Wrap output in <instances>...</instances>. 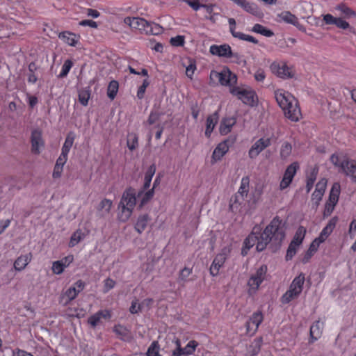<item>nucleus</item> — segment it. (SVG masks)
Masks as SVG:
<instances>
[{
    "label": "nucleus",
    "instance_id": "obj_20",
    "mask_svg": "<svg viewBox=\"0 0 356 356\" xmlns=\"http://www.w3.org/2000/svg\"><path fill=\"white\" fill-rule=\"evenodd\" d=\"M111 312L108 310H101L89 317L88 322L92 327H96L102 318H110Z\"/></svg>",
    "mask_w": 356,
    "mask_h": 356
},
{
    "label": "nucleus",
    "instance_id": "obj_7",
    "mask_svg": "<svg viewBox=\"0 0 356 356\" xmlns=\"http://www.w3.org/2000/svg\"><path fill=\"white\" fill-rule=\"evenodd\" d=\"M341 187L339 183H334L331 188L328 201L325 204L323 216H329L338 202Z\"/></svg>",
    "mask_w": 356,
    "mask_h": 356
},
{
    "label": "nucleus",
    "instance_id": "obj_8",
    "mask_svg": "<svg viewBox=\"0 0 356 356\" xmlns=\"http://www.w3.org/2000/svg\"><path fill=\"white\" fill-rule=\"evenodd\" d=\"M233 95L236 96L245 104L253 106L255 103V93L251 90L241 89L240 88H233L230 90Z\"/></svg>",
    "mask_w": 356,
    "mask_h": 356
},
{
    "label": "nucleus",
    "instance_id": "obj_50",
    "mask_svg": "<svg viewBox=\"0 0 356 356\" xmlns=\"http://www.w3.org/2000/svg\"><path fill=\"white\" fill-rule=\"evenodd\" d=\"M72 63L70 60H65L62 67V70L59 74V77L63 78V77L66 76L67 74H68L70 68L72 67Z\"/></svg>",
    "mask_w": 356,
    "mask_h": 356
},
{
    "label": "nucleus",
    "instance_id": "obj_13",
    "mask_svg": "<svg viewBox=\"0 0 356 356\" xmlns=\"http://www.w3.org/2000/svg\"><path fill=\"white\" fill-rule=\"evenodd\" d=\"M298 167L299 165L298 163H293L287 167L280 184V188L281 190L285 189L289 186L293 180L294 175L296 173Z\"/></svg>",
    "mask_w": 356,
    "mask_h": 356
},
{
    "label": "nucleus",
    "instance_id": "obj_2",
    "mask_svg": "<svg viewBox=\"0 0 356 356\" xmlns=\"http://www.w3.org/2000/svg\"><path fill=\"white\" fill-rule=\"evenodd\" d=\"M275 98L284 115L293 122H297L301 118V111L298 100L290 93L278 89L275 91Z\"/></svg>",
    "mask_w": 356,
    "mask_h": 356
},
{
    "label": "nucleus",
    "instance_id": "obj_58",
    "mask_svg": "<svg viewBox=\"0 0 356 356\" xmlns=\"http://www.w3.org/2000/svg\"><path fill=\"white\" fill-rule=\"evenodd\" d=\"M334 25L342 29H347L350 27L349 24L341 18H337Z\"/></svg>",
    "mask_w": 356,
    "mask_h": 356
},
{
    "label": "nucleus",
    "instance_id": "obj_47",
    "mask_svg": "<svg viewBox=\"0 0 356 356\" xmlns=\"http://www.w3.org/2000/svg\"><path fill=\"white\" fill-rule=\"evenodd\" d=\"M198 346V343L196 341L192 340L190 341L188 344L184 348V350L186 355H192L195 350L196 347Z\"/></svg>",
    "mask_w": 356,
    "mask_h": 356
},
{
    "label": "nucleus",
    "instance_id": "obj_60",
    "mask_svg": "<svg viewBox=\"0 0 356 356\" xmlns=\"http://www.w3.org/2000/svg\"><path fill=\"white\" fill-rule=\"evenodd\" d=\"M67 160V155L61 153L59 157L58 158L56 165L58 166H60L63 168L64 165L65 164L66 161Z\"/></svg>",
    "mask_w": 356,
    "mask_h": 356
},
{
    "label": "nucleus",
    "instance_id": "obj_32",
    "mask_svg": "<svg viewBox=\"0 0 356 356\" xmlns=\"http://www.w3.org/2000/svg\"><path fill=\"white\" fill-rule=\"evenodd\" d=\"M59 38L70 46H75L78 41V38L74 34L70 32L60 33Z\"/></svg>",
    "mask_w": 356,
    "mask_h": 356
},
{
    "label": "nucleus",
    "instance_id": "obj_24",
    "mask_svg": "<svg viewBox=\"0 0 356 356\" xmlns=\"http://www.w3.org/2000/svg\"><path fill=\"white\" fill-rule=\"evenodd\" d=\"M89 233V230L86 228L83 229H78L71 236L70 241L69 243V245L70 247L75 246L77 243H79L81 240H83L86 236H87Z\"/></svg>",
    "mask_w": 356,
    "mask_h": 356
},
{
    "label": "nucleus",
    "instance_id": "obj_33",
    "mask_svg": "<svg viewBox=\"0 0 356 356\" xmlns=\"http://www.w3.org/2000/svg\"><path fill=\"white\" fill-rule=\"evenodd\" d=\"M74 138H75V135L73 132H69L66 138H65V141L64 143V145L62 147V152L61 153L63 154H68L70 150V148L72 147V145H73V143H74Z\"/></svg>",
    "mask_w": 356,
    "mask_h": 356
},
{
    "label": "nucleus",
    "instance_id": "obj_14",
    "mask_svg": "<svg viewBox=\"0 0 356 356\" xmlns=\"http://www.w3.org/2000/svg\"><path fill=\"white\" fill-rule=\"evenodd\" d=\"M271 71L273 74L282 79H289L293 76L291 69L286 64H279L273 63L270 65Z\"/></svg>",
    "mask_w": 356,
    "mask_h": 356
},
{
    "label": "nucleus",
    "instance_id": "obj_59",
    "mask_svg": "<svg viewBox=\"0 0 356 356\" xmlns=\"http://www.w3.org/2000/svg\"><path fill=\"white\" fill-rule=\"evenodd\" d=\"M323 17L326 24H335L337 19V17H334L331 14L324 15Z\"/></svg>",
    "mask_w": 356,
    "mask_h": 356
},
{
    "label": "nucleus",
    "instance_id": "obj_49",
    "mask_svg": "<svg viewBox=\"0 0 356 356\" xmlns=\"http://www.w3.org/2000/svg\"><path fill=\"white\" fill-rule=\"evenodd\" d=\"M247 12L257 15L259 13V10L257 6L254 3H250L249 2H246L244 6L242 7Z\"/></svg>",
    "mask_w": 356,
    "mask_h": 356
},
{
    "label": "nucleus",
    "instance_id": "obj_46",
    "mask_svg": "<svg viewBox=\"0 0 356 356\" xmlns=\"http://www.w3.org/2000/svg\"><path fill=\"white\" fill-rule=\"evenodd\" d=\"M298 247V245L295 244V243H290L286 254V260H291L293 257L296 254Z\"/></svg>",
    "mask_w": 356,
    "mask_h": 356
},
{
    "label": "nucleus",
    "instance_id": "obj_29",
    "mask_svg": "<svg viewBox=\"0 0 356 356\" xmlns=\"http://www.w3.org/2000/svg\"><path fill=\"white\" fill-rule=\"evenodd\" d=\"M234 118H227L222 120L220 125V132L222 135H226L231 131L232 127L235 124Z\"/></svg>",
    "mask_w": 356,
    "mask_h": 356
},
{
    "label": "nucleus",
    "instance_id": "obj_23",
    "mask_svg": "<svg viewBox=\"0 0 356 356\" xmlns=\"http://www.w3.org/2000/svg\"><path fill=\"white\" fill-rule=\"evenodd\" d=\"M78 296L77 292L74 288L70 287L59 298V303L65 306L67 305L72 300L75 299Z\"/></svg>",
    "mask_w": 356,
    "mask_h": 356
},
{
    "label": "nucleus",
    "instance_id": "obj_25",
    "mask_svg": "<svg viewBox=\"0 0 356 356\" xmlns=\"http://www.w3.org/2000/svg\"><path fill=\"white\" fill-rule=\"evenodd\" d=\"M32 254L31 253H29L24 255L19 256L14 263V268L17 271H21L24 270L26 266L29 264L31 261Z\"/></svg>",
    "mask_w": 356,
    "mask_h": 356
},
{
    "label": "nucleus",
    "instance_id": "obj_3",
    "mask_svg": "<svg viewBox=\"0 0 356 356\" xmlns=\"http://www.w3.org/2000/svg\"><path fill=\"white\" fill-rule=\"evenodd\" d=\"M136 202V200L134 189L128 188L123 193L119 205L120 208H121V211L119 214L120 221L125 222L129 220Z\"/></svg>",
    "mask_w": 356,
    "mask_h": 356
},
{
    "label": "nucleus",
    "instance_id": "obj_10",
    "mask_svg": "<svg viewBox=\"0 0 356 356\" xmlns=\"http://www.w3.org/2000/svg\"><path fill=\"white\" fill-rule=\"evenodd\" d=\"M271 145L270 138H261L257 140L250 147L248 155L250 159H255L260 152Z\"/></svg>",
    "mask_w": 356,
    "mask_h": 356
},
{
    "label": "nucleus",
    "instance_id": "obj_30",
    "mask_svg": "<svg viewBox=\"0 0 356 356\" xmlns=\"http://www.w3.org/2000/svg\"><path fill=\"white\" fill-rule=\"evenodd\" d=\"M112 205L113 202L111 200L108 199L102 200L97 207L99 213L103 216H107L111 211Z\"/></svg>",
    "mask_w": 356,
    "mask_h": 356
},
{
    "label": "nucleus",
    "instance_id": "obj_37",
    "mask_svg": "<svg viewBox=\"0 0 356 356\" xmlns=\"http://www.w3.org/2000/svg\"><path fill=\"white\" fill-rule=\"evenodd\" d=\"M127 147L129 150L133 151L138 146V138L134 133L129 134L127 141Z\"/></svg>",
    "mask_w": 356,
    "mask_h": 356
},
{
    "label": "nucleus",
    "instance_id": "obj_6",
    "mask_svg": "<svg viewBox=\"0 0 356 356\" xmlns=\"http://www.w3.org/2000/svg\"><path fill=\"white\" fill-rule=\"evenodd\" d=\"M267 273V266L262 265L253 273L248 282L249 286L248 293L253 295L258 290L260 284L265 280Z\"/></svg>",
    "mask_w": 356,
    "mask_h": 356
},
{
    "label": "nucleus",
    "instance_id": "obj_55",
    "mask_svg": "<svg viewBox=\"0 0 356 356\" xmlns=\"http://www.w3.org/2000/svg\"><path fill=\"white\" fill-rule=\"evenodd\" d=\"M177 348L173 350L172 352V356H181L182 355H186L184 350V348L181 347V343L179 339H177L175 341Z\"/></svg>",
    "mask_w": 356,
    "mask_h": 356
},
{
    "label": "nucleus",
    "instance_id": "obj_5",
    "mask_svg": "<svg viewBox=\"0 0 356 356\" xmlns=\"http://www.w3.org/2000/svg\"><path fill=\"white\" fill-rule=\"evenodd\" d=\"M305 280V277L303 273H300L293 279L289 286V289L282 296V303H289L300 296L303 289Z\"/></svg>",
    "mask_w": 356,
    "mask_h": 356
},
{
    "label": "nucleus",
    "instance_id": "obj_64",
    "mask_svg": "<svg viewBox=\"0 0 356 356\" xmlns=\"http://www.w3.org/2000/svg\"><path fill=\"white\" fill-rule=\"evenodd\" d=\"M85 284L81 280L76 281L74 284L71 286L72 288H74L76 289V291L79 294L83 289H84Z\"/></svg>",
    "mask_w": 356,
    "mask_h": 356
},
{
    "label": "nucleus",
    "instance_id": "obj_15",
    "mask_svg": "<svg viewBox=\"0 0 356 356\" xmlns=\"http://www.w3.org/2000/svg\"><path fill=\"white\" fill-rule=\"evenodd\" d=\"M210 52L213 55L220 57L229 58L232 55V49L229 44L212 45L210 47Z\"/></svg>",
    "mask_w": 356,
    "mask_h": 356
},
{
    "label": "nucleus",
    "instance_id": "obj_1",
    "mask_svg": "<svg viewBox=\"0 0 356 356\" xmlns=\"http://www.w3.org/2000/svg\"><path fill=\"white\" fill-rule=\"evenodd\" d=\"M284 238V233L277 224H269L263 232L260 226L257 225L253 227L252 233L245 239L241 254L245 256L254 245L257 250L261 252L266 249L271 240L281 241Z\"/></svg>",
    "mask_w": 356,
    "mask_h": 356
},
{
    "label": "nucleus",
    "instance_id": "obj_40",
    "mask_svg": "<svg viewBox=\"0 0 356 356\" xmlns=\"http://www.w3.org/2000/svg\"><path fill=\"white\" fill-rule=\"evenodd\" d=\"M335 224H327L326 227L321 231L320 235L317 238L320 240V242L323 243L326 238L332 232Z\"/></svg>",
    "mask_w": 356,
    "mask_h": 356
},
{
    "label": "nucleus",
    "instance_id": "obj_11",
    "mask_svg": "<svg viewBox=\"0 0 356 356\" xmlns=\"http://www.w3.org/2000/svg\"><path fill=\"white\" fill-rule=\"evenodd\" d=\"M246 197L243 195L236 194L234 197L230 200L229 207L233 212H243L246 211L250 208L247 205Z\"/></svg>",
    "mask_w": 356,
    "mask_h": 356
},
{
    "label": "nucleus",
    "instance_id": "obj_39",
    "mask_svg": "<svg viewBox=\"0 0 356 356\" xmlns=\"http://www.w3.org/2000/svg\"><path fill=\"white\" fill-rule=\"evenodd\" d=\"M252 31L253 32H255V33H260L262 35H264L266 37H271V36H273L274 35L273 31H271L269 29H267L266 27H264V26H262V25H261L259 24H256L252 27Z\"/></svg>",
    "mask_w": 356,
    "mask_h": 356
},
{
    "label": "nucleus",
    "instance_id": "obj_42",
    "mask_svg": "<svg viewBox=\"0 0 356 356\" xmlns=\"http://www.w3.org/2000/svg\"><path fill=\"white\" fill-rule=\"evenodd\" d=\"M159 345L157 341H153L148 348L146 356H162L159 353Z\"/></svg>",
    "mask_w": 356,
    "mask_h": 356
},
{
    "label": "nucleus",
    "instance_id": "obj_62",
    "mask_svg": "<svg viewBox=\"0 0 356 356\" xmlns=\"http://www.w3.org/2000/svg\"><path fill=\"white\" fill-rule=\"evenodd\" d=\"M337 9L346 15H351L353 13L351 9L344 4H339Z\"/></svg>",
    "mask_w": 356,
    "mask_h": 356
},
{
    "label": "nucleus",
    "instance_id": "obj_44",
    "mask_svg": "<svg viewBox=\"0 0 356 356\" xmlns=\"http://www.w3.org/2000/svg\"><path fill=\"white\" fill-rule=\"evenodd\" d=\"M292 147L288 142H284L280 149V156L282 159H286L291 153Z\"/></svg>",
    "mask_w": 356,
    "mask_h": 356
},
{
    "label": "nucleus",
    "instance_id": "obj_63",
    "mask_svg": "<svg viewBox=\"0 0 356 356\" xmlns=\"http://www.w3.org/2000/svg\"><path fill=\"white\" fill-rule=\"evenodd\" d=\"M159 118H160V114L158 113H152L149 116V118L147 120V122L149 124H154L155 122H156L159 120Z\"/></svg>",
    "mask_w": 356,
    "mask_h": 356
},
{
    "label": "nucleus",
    "instance_id": "obj_52",
    "mask_svg": "<svg viewBox=\"0 0 356 356\" xmlns=\"http://www.w3.org/2000/svg\"><path fill=\"white\" fill-rule=\"evenodd\" d=\"M348 159H347L345 156H339L336 155V154H332L331 156V158H330L331 162L334 165L338 166L340 168V170H339L340 171H341V162H342L344 160H348Z\"/></svg>",
    "mask_w": 356,
    "mask_h": 356
},
{
    "label": "nucleus",
    "instance_id": "obj_57",
    "mask_svg": "<svg viewBox=\"0 0 356 356\" xmlns=\"http://www.w3.org/2000/svg\"><path fill=\"white\" fill-rule=\"evenodd\" d=\"M155 172H156V166L154 164L151 165L145 173V179L152 180V177L155 174Z\"/></svg>",
    "mask_w": 356,
    "mask_h": 356
},
{
    "label": "nucleus",
    "instance_id": "obj_26",
    "mask_svg": "<svg viewBox=\"0 0 356 356\" xmlns=\"http://www.w3.org/2000/svg\"><path fill=\"white\" fill-rule=\"evenodd\" d=\"M229 146L227 145V141H224L218 144L214 149L212 154V159L214 162L220 160L222 156L228 152Z\"/></svg>",
    "mask_w": 356,
    "mask_h": 356
},
{
    "label": "nucleus",
    "instance_id": "obj_56",
    "mask_svg": "<svg viewBox=\"0 0 356 356\" xmlns=\"http://www.w3.org/2000/svg\"><path fill=\"white\" fill-rule=\"evenodd\" d=\"M327 181L324 179L320 180L316 186V191H319L320 193H322L324 194L325 188H326Z\"/></svg>",
    "mask_w": 356,
    "mask_h": 356
},
{
    "label": "nucleus",
    "instance_id": "obj_36",
    "mask_svg": "<svg viewBox=\"0 0 356 356\" xmlns=\"http://www.w3.org/2000/svg\"><path fill=\"white\" fill-rule=\"evenodd\" d=\"M306 234V229L300 226L298 229H297L293 240L291 241V243H295V244L298 245V246L302 243L305 236Z\"/></svg>",
    "mask_w": 356,
    "mask_h": 356
},
{
    "label": "nucleus",
    "instance_id": "obj_4",
    "mask_svg": "<svg viewBox=\"0 0 356 356\" xmlns=\"http://www.w3.org/2000/svg\"><path fill=\"white\" fill-rule=\"evenodd\" d=\"M236 81V75L227 67L223 68L220 72L212 70L210 73V83L212 84L219 83L222 86H232Z\"/></svg>",
    "mask_w": 356,
    "mask_h": 356
},
{
    "label": "nucleus",
    "instance_id": "obj_16",
    "mask_svg": "<svg viewBox=\"0 0 356 356\" xmlns=\"http://www.w3.org/2000/svg\"><path fill=\"white\" fill-rule=\"evenodd\" d=\"M72 261L73 257L67 256L61 260L53 262L51 268L53 273L56 275L61 274Z\"/></svg>",
    "mask_w": 356,
    "mask_h": 356
},
{
    "label": "nucleus",
    "instance_id": "obj_12",
    "mask_svg": "<svg viewBox=\"0 0 356 356\" xmlns=\"http://www.w3.org/2000/svg\"><path fill=\"white\" fill-rule=\"evenodd\" d=\"M124 23L128 25L132 30L139 31L141 33H145L148 21L140 17H127L124 19Z\"/></svg>",
    "mask_w": 356,
    "mask_h": 356
},
{
    "label": "nucleus",
    "instance_id": "obj_61",
    "mask_svg": "<svg viewBox=\"0 0 356 356\" xmlns=\"http://www.w3.org/2000/svg\"><path fill=\"white\" fill-rule=\"evenodd\" d=\"M321 243H322V242H320V240L316 238L310 244L309 250H310V252H314L315 253L318 250Z\"/></svg>",
    "mask_w": 356,
    "mask_h": 356
},
{
    "label": "nucleus",
    "instance_id": "obj_19",
    "mask_svg": "<svg viewBox=\"0 0 356 356\" xmlns=\"http://www.w3.org/2000/svg\"><path fill=\"white\" fill-rule=\"evenodd\" d=\"M113 332L122 341H130L132 339L131 331L120 324L115 325L113 327Z\"/></svg>",
    "mask_w": 356,
    "mask_h": 356
},
{
    "label": "nucleus",
    "instance_id": "obj_27",
    "mask_svg": "<svg viewBox=\"0 0 356 356\" xmlns=\"http://www.w3.org/2000/svg\"><path fill=\"white\" fill-rule=\"evenodd\" d=\"M218 121V113L215 112L212 115H209L207 120V128L205 131V135L209 137L213 131L216 124Z\"/></svg>",
    "mask_w": 356,
    "mask_h": 356
},
{
    "label": "nucleus",
    "instance_id": "obj_17",
    "mask_svg": "<svg viewBox=\"0 0 356 356\" xmlns=\"http://www.w3.org/2000/svg\"><path fill=\"white\" fill-rule=\"evenodd\" d=\"M31 150L32 152L38 154L40 152V148L43 147L44 143L42 140L41 132L38 130H35L31 134Z\"/></svg>",
    "mask_w": 356,
    "mask_h": 356
},
{
    "label": "nucleus",
    "instance_id": "obj_31",
    "mask_svg": "<svg viewBox=\"0 0 356 356\" xmlns=\"http://www.w3.org/2000/svg\"><path fill=\"white\" fill-rule=\"evenodd\" d=\"M261 343L262 339L261 338L254 339L248 348V351L250 356H256L258 355L261 350Z\"/></svg>",
    "mask_w": 356,
    "mask_h": 356
},
{
    "label": "nucleus",
    "instance_id": "obj_38",
    "mask_svg": "<svg viewBox=\"0 0 356 356\" xmlns=\"http://www.w3.org/2000/svg\"><path fill=\"white\" fill-rule=\"evenodd\" d=\"M90 97L88 88L81 89L79 91V101L83 106H87Z\"/></svg>",
    "mask_w": 356,
    "mask_h": 356
},
{
    "label": "nucleus",
    "instance_id": "obj_21",
    "mask_svg": "<svg viewBox=\"0 0 356 356\" xmlns=\"http://www.w3.org/2000/svg\"><path fill=\"white\" fill-rule=\"evenodd\" d=\"M356 161L354 160H344L341 162V171L349 176L351 179L355 175Z\"/></svg>",
    "mask_w": 356,
    "mask_h": 356
},
{
    "label": "nucleus",
    "instance_id": "obj_51",
    "mask_svg": "<svg viewBox=\"0 0 356 356\" xmlns=\"http://www.w3.org/2000/svg\"><path fill=\"white\" fill-rule=\"evenodd\" d=\"M149 82L147 79H145L143 81V84L139 87L137 92V97H138V99H141L143 98L145 90L147 87L149 86Z\"/></svg>",
    "mask_w": 356,
    "mask_h": 356
},
{
    "label": "nucleus",
    "instance_id": "obj_18",
    "mask_svg": "<svg viewBox=\"0 0 356 356\" xmlns=\"http://www.w3.org/2000/svg\"><path fill=\"white\" fill-rule=\"evenodd\" d=\"M264 316L261 312L257 311L252 315L250 319L246 323V329L248 332L252 330V325L254 326V330H257L259 325L263 321Z\"/></svg>",
    "mask_w": 356,
    "mask_h": 356
},
{
    "label": "nucleus",
    "instance_id": "obj_41",
    "mask_svg": "<svg viewBox=\"0 0 356 356\" xmlns=\"http://www.w3.org/2000/svg\"><path fill=\"white\" fill-rule=\"evenodd\" d=\"M249 191V179L248 177H243L241 180V186L236 194L243 195V196H248Z\"/></svg>",
    "mask_w": 356,
    "mask_h": 356
},
{
    "label": "nucleus",
    "instance_id": "obj_35",
    "mask_svg": "<svg viewBox=\"0 0 356 356\" xmlns=\"http://www.w3.org/2000/svg\"><path fill=\"white\" fill-rule=\"evenodd\" d=\"M163 32V29L159 24L148 22L147 26H146L145 33L146 34H152V35H159Z\"/></svg>",
    "mask_w": 356,
    "mask_h": 356
},
{
    "label": "nucleus",
    "instance_id": "obj_48",
    "mask_svg": "<svg viewBox=\"0 0 356 356\" xmlns=\"http://www.w3.org/2000/svg\"><path fill=\"white\" fill-rule=\"evenodd\" d=\"M142 309V305L138 302L137 299H134V300H132L131 307L129 308V312L131 314H138V312H141Z\"/></svg>",
    "mask_w": 356,
    "mask_h": 356
},
{
    "label": "nucleus",
    "instance_id": "obj_53",
    "mask_svg": "<svg viewBox=\"0 0 356 356\" xmlns=\"http://www.w3.org/2000/svg\"><path fill=\"white\" fill-rule=\"evenodd\" d=\"M190 63L186 67V74L190 79H192V76L194 74V72L196 69V66L194 62L189 61Z\"/></svg>",
    "mask_w": 356,
    "mask_h": 356
},
{
    "label": "nucleus",
    "instance_id": "obj_43",
    "mask_svg": "<svg viewBox=\"0 0 356 356\" xmlns=\"http://www.w3.org/2000/svg\"><path fill=\"white\" fill-rule=\"evenodd\" d=\"M232 35L234 38H237L242 40L248 41V42H252L254 44L258 43V40L257 39H255L254 37L249 35L244 34L241 32H233L232 31Z\"/></svg>",
    "mask_w": 356,
    "mask_h": 356
},
{
    "label": "nucleus",
    "instance_id": "obj_9",
    "mask_svg": "<svg viewBox=\"0 0 356 356\" xmlns=\"http://www.w3.org/2000/svg\"><path fill=\"white\" fill-rule=\"evenodd\" d=\"M229 252V248H225L222 250L220 254L216 255L210 267V273L212 276H216L218 274L219 270L224 264Z\"/></svg>",
    "mask_w": 356,
    "mask_h": 356
},
{
    "label": "nucleus",
    "instance_id": "obj_28",
    "mask_svg": "<svg viewBox=\"0 0 356 356\" xmlns=\"http://www.w3.org/2000/svg\"><path fill=\"white\" fill-rule=\"evenodd\" d=\"M279 18L286 23L293 24L296 26H298L299 22L298 19L296 15L290 13L289 11H284L278 15Z\"/></svg>",
    "mask_w": 356,
    "mask_h": 356
},
{
    "label": "nucleus",
    "instance_id": "obj_22",
    "mask_svg": "<svg viewBox=\"0 0 356 356\" xmlns=\"http://www.w3.org/2000/svg\"><path fill=\"white\" fill-rule=\"evenodd\" d=\"M323 323L319 321H316L310 327V339L309 343H313L319 339L323 333Z\"/></svg>",
    "mask_w": 356,
    "mask_h": 356
},
{
    "label": "nucleus",
    "instance_id": "obj_34",
    "mask_svg": "<svg viewBox=\"0 0 356 356\" xmlns=\"http://www.w3.org/2000/svg\"><path fill=\"white\" fill-rule=\"evenodd\" d=\"M119 83L117 81H111L107 88V95L111 100L114 99L118 92Z\"/></svg>",
    "mask_w": 356,
    "mask_h": 356
},
{
    "label": "nucleus",
    "instance_id": "obj_54",
    "mask_svg": "<svg viewBox=\"0 0 356 356\" xmlns=\"http://www.w3.org/2000/svg\"><path fill=\"white\" fill-rule=\"evenodd\" d=\"M184 38L183 36L178 35L170 39L171 44L175 47L182 46L184 44Z\"/></svg>",
    "mask_w": 356,
    "mask_h": 356
},
{
    "label": "nucleus",
    "instance_id": "obj_45",
    "mask_svg": "<svg viewBox=\"0 0 356 356\" xmlns=\"http://www.w3.org/2000/svg\"><path fill=\"white\" fill-rule=\"evenodd\" d=\"M192 273V269L185 267L180 272L178 277L179 282H186L188 281V277Z\"/></svg>",
    "mask_w": 356,
    "mask_h": 356
}]
</instances>
